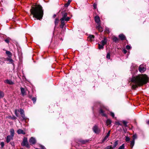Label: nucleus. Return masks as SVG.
<instances>
[{"instance_id": "24", "label": "nucleus", "mask_w": 149, "mask_h": 149, "mask_svg": "<svg viewBox=\"0 0 149 149\" xmlns=\"http://www.w3.org/2000/svg\"><path fill=\"white\" fill-rule=\"evenodd\" d=\"M4 95V93L3 92L0 91V98H3Z\"/></svg>"}, {"instance_id": "4", "label": "nucleus", "mask_w": 149, "mask_h": 149, "mask_svg": "<svg viewBox=\"0 0 149 149\" xmlns=\"http://www.w3.org/2000/svg\"><path fill=\"white\" fill-rule=\"evenodd\" d=\"M146 70V66L145 65L142 64L139 66V70L140 72L143 73Z\"/></svg>"}, {"instance_id": "11", "label": "nucleus", "mask_w": 149, "mask_h": 149, "mask_svg": "<svg viewBox=\"0 0 149 149\" xmlns=\"http://www.w3.org/2000/svg\"><path fill=\"white\" fill-rule=\"evenodd\" d=\"M95 22L98 24H100V17L98 16H96L95 17Z\"/></svg>"}, {"instance_id": "32", "label": "nucleus", "mask_w": 149, "mask_h": 149, "mask_svg": "<svg viewBox=\"0 0 149 149\" xmlns=\"http://www.w3.org/2000/svg\"><path fill=\"white\" fill-rule=\"evenodd\" d=\"M18 112H19L18 111V110H17L16 109L15 110V114L17 117H18L19 115Z\"/></svg>"}, {"instance_id": "44", "label": "nucleus", "mask_w": 149, "mask_h": 149, "mask_svg": "<svg viewBox=\"0 0 149 149\" xmlns=\"http://www.w3.org/2000/svg\"><path fill=\"white\" fill-rule=\"evenodd\" d=\"M126 48L128 49H129L131 48V47L128 45H127L126 46Z\"/></svg>"}, {"instance_id": "57", "label": "nucleus", "mask_w": 149, "mask_h": 149, "mask_svg": "<svg viewBox=\"0 0 149 149\" xmlns=\"http://www.w3.org/2000/svg\"><path fill=\"white\" fill-rule=\"evenodd\" d=\"M56 16V15L55 14H54V15H53V17L54 18H55V17Z\"/></svg>"}, {"instance_id": "37", "label": "nucleus", "mask_w": 149, "mask_h": 149, "mask_svg": "<svg viewBox=\"0 0 149 149\" xmlns=\"http://www.w3.org/2000/svg\"><path fill=\"white\" fill-rule=\"evenodd\" d=\"M21 116L22 117L23 120H26V117L25 116L24 113H23L22 114H21Z\"/></svg>"}, {"instance_id": "52", "label": "nucleus", "mask_w": 149, "mask_h": 149, "mask_svg": "<svg viewBox=\"0 0 149 149\" xmlns=\"http://www.w3.org/2000/svg\"><path fill=\"white\" fill-rule=\"evenodd\" d=\"M109 135H110L107 134V135H106V136H106L107 138H108V137L109 136Z\"/></svg>"}, {"instance_id": "5", "label": "nucleus", "mask_w": 149, "mask_h": 149, "mask_svg": "<svg viewBox=\"0 0 149 149\" xmlns=\"http://www.w3.org/2000/svg\"><path fill=\"white\" fill-rule=\"evenodd\" d=\"M93 129L95 133L96 134L99 133L100 131V129L98 128L97 126L95 125L93 128Z\"/></svg>"}, {"instance_id": "54", "label": "nucleus", "mask_w": 149, "mask_h": 149, "mask_svg": "<svg viewBox=\"0 0 149 149\" xmlns=\"http://www.w3.org/2000/svg\"><path fill=\"white\" fill-rule=\"evenodd\" d=\"M110 130L108 132V133H107V134H108L109 135H110Z\"/></svg>"}, {"instance_id": "30", "label": "nucleus", "mask_w": 149, "mask_h": 149, "mask_svg": "<svg viewBox=\"0 0 149 149\" xmlns=\"http://www.w3.org/2000/svg\"><path fill=\"white\" fill-rule=\"evenodd\" d=\"M59 22V19L58 18H56L55 20V25H57Z\"/></svg>"}, {"instance_id": "26", "label": "nucleus", "mask_w": 149, "mask_h": 149, "mask_svg": "<svg viewBox=\"0 0 149 149\" xmlns=\"http://www.w3.org/2000/svg\"><path fill=\"white\" fill-rule=\"evenodd\" d=\"M71 1V0H68V2L65 5V6L66 7H68Z\"/></svg>"}, {"instance_id": "19", "label": "nucleus", "mask_w": 149, "mask_h": 149, "mask_svg": "<svg viewBox=\"0 0 149 149\" xmlns=\"http://www.w3.org/2000/svg\"><path fill=\"white\" fill-rule=\"evenodd\" d=\"M10 132L11 134L10 136L13 137L15 134V132L14 129H10Z\"/></svg>"}, {"instance_id": "2", "label": "nucleus", "mask_w": 149, "mask_h": 149, "mask_svg": "<svg viewBox=\"0 0 149 149\" xmlns=\"http://www.w3.org/2000/svg\"><path fill=\"white\" fill-rule=\"evenodd\" d=\"M31 14L33 15V17L40 20L42 18L43 11L42 7L40 5H33L30 10Z\"/></svg>"}, {"instance_id": "21", "label": "nucleus", "mask_w": 149, "mask_h": 149, "mask_svg": "<svg viewBox=\"0 0 149 149\" xmlns=\"http://www.w3.org/2000/svg\"><path fill=\"white\" fill-rule=\"evenodd\" d=\"M112 39L115 42H118V39L117 37L114 36L113 37H112Z\"/></svg>"}, {"instance_id": "6", "label": "nucleus", "mask_w": 149, "mask_h": 149, "mask_svg": "<svg viewBox=\"0 0 149 149\" xmlns=\"http://www.w3.org/2000/svg\"><path fill=\"white\" fill-rule=\"evenodd\" d=\"M20 90L22 95L23 96H24L26 95V89L22 87H21Z\"/></svg>"}, {"instance_id": "17", "label": "nucleus", "mask_w": 149, "mask_h": 149, "mask_svg": "<svg viewBox=\"0 0 149 149\" xmlns=\"http://www.w3.org/2000/svg\"><path fill=\"white\" fill-rule=\"evenodd\" d=\"M97 29L98 30V31L100 32H102L103 31V29L102 27L100 26L99 24H98V25L97 26Z\"/></svg>"}, {"instance_id": "14", "label": "nucleus", "mask_w": 149, "mask_h": 149, "mask_svg": "<svg viewBox=\"0 0 149 149\" xmlns=\"http://www.w3.org/2000/svg\"><path fill=\"white\" fill-rule=\"evenodd\" d=\"M17 132L18 134H26L25 132L23 130L20 129H19L17 130Z\"/></svg>"}, {"instance_id": "1", "label": "nucleus", "mask_w": 149, "mask_h": 149, "mask_svg": "<svg viewBox=\"0 0 149 149\" xmlns=\"http://www.w3.org/2000/svg\"><path fill=\"white\" fill-rule=\"evenodd\" d=\"M148 78L145 74L139 75L136 77H133L131 80L132 84V87L135 89L138 86H142L146 84L148 81Z\"/></svg>"}, {"instance_id": "31", "label": "nucleus", "mask_w": 149, "mask_h": 149, "mask_svg": "<svg viewBox=\"0 0 149 149\" xmlns=\"http://www.w3.org/2000/svg\"><path fill=\"white\" fill-rule=\"evenodd\" d=\"M118 149H125V146L124 144H123L121 146H120Z\"/></svg>"}, {"instance_id": "25", "label": "nucleus", "mask_w": 149, "mask_h": 149, "mask_svg": "<svg viewBox=\"0 0 149 149\" xmlns=\"http://www.w3.org/2000/svg\"><path fill=\"white\" fill-rule=\"evenodd\" d=\"M67 16V13H65L63 15L61 19L62 20H64V19Z\"/></svg>"}, {"instance_id": "38", "label": "nucleus", "mask_w": 149, "mask_h": 149, "mask_svg": "<svg viewBox=\"0 0 149 149\" xmlns=\"http://www.w3.org/2000/svg\"><path fill=\"white\" fill-rule=\"evenodd\" d=\"M31 99L32 100V101H33V102L34 103H35L36 102V97H33Z\"/></svg>"}, {"instance_id": "13", "label": "nucleus", "mask_w": 149, "mask_h": 149, "mask_svg": "<svg viewBox=\"0 0 149 149\" xmlns=\"http://www.w3.org/2000/svg\"><path fill=\"white\" fill-rule=\"evenodd\" d=\"M94 37L95 36L94 35H90L89 37H88V39L89 41L91 42L92 41L94 40Z\"/></svg>"}, {"instance_id": "23", "label": "nucleus", "mask_w": 149, "mask_h": 149, "mask_svg": "<svg viewBox=\"0 0 149 149\" xmlns=\"http://www.w3.org/2000/svg\"><path fill=\"white\" fill-rule=\"evenodd\" d=\"M135 141L134 140H133L132 141H131L130 143V147L132 148L133 147Z\"/></svg>"}, {"instance_id": "43", "label": "nucleus", "mask_w": 149, "mask_h": 149, "mask_svg": "<svg viewBox=\"0 0 149 149\" xmlns=\"http://www.w3.org/2000/svg\"><path fill=\"white\" fill-rule=\"evenodd\" d=\"M1 147L2 148L4 146V142H1Z\"/></svg>"}, {"instance_id": "3", "label": "nucleus", "mask_w": 149, "mask_h": 149, "mask_svg": "<svg viewBox=\"0 0 149 149\" xmlns=\"http://www.w3.org/2000/svg\"><path fill=\"white\" fill-rule=\"evenodd\" d=\"M21 145L22 146H25L26 147L29 148L30 146L28 141L27 138L26 137H24Z\"/></svg>"}, {"instance_id": "48", "label": "nucleus", "mask_w": 149, "mask_h": 149, "mask_svg": "<svg viewBox=\"0 0 149 149\" xmlns=\"http://www.w3.org/2000/svg\"><path fill=\"white\" fill-rule=\"evenodd\" d=\"M40 147H41L42 149H46L45 147L42 145H40Z\"/></svg>"}, {"instance_id": "35", "label": "nucleus", "mask_w": 149, "mask_h": 149, "mask_svg": "<svg viewBox=\"0 0 149 149\" xmlns=\"http://www.w3.org/2000/svg\"><path fill=\"white\" fill-rule=\"evenodd\" d=\"M108 139V138H107L106 136H105L104 139L102 140V142H104L105 141L107 140Z\"/></svg>"}, {"instance_id": "10", "label": "nucleus", "mask_w": 149, "mask_h": 149, "mask_svg": "<svg viewBox=\"0 0 149 149\" xmlns=\"http://www.w3.org/2000/svg\"><path fill=\"white\" fill-rule=\"evenodd\" d=\"M13 137L10 135H8L7 136L6 142L8 143L13 139Z\"/></svg>"}, {"instance_id": "39", "label": "nucleus", "mask_w": 149, "mask_h": 149, "mask_svg": "<svg viewBox=\"0 0 149 149\" xmlns=\"http://www.w3.org/2000/svg\"><path fill=\"white\" fill-rule=\"evenodd\" d=\"M130 140V138L129 137H127V136H126V137L125 139L126 141V142L129 141Z\"/></svg>"}, {"instance_id": "15", "label": "nucleus", "mask_w": 149, "mask_h": 149, "mask_svg": "<svg viewBox=\"0 0 149 149\" xmlns=\"http://www.w3.org/2000/svg\"><path fill=\"white\" fill-rule=\"evenodd\" d=\"M60 20L61 22V24L60 26V27L62 28H63L64 26V25H65V23L64 20H62L60 19Z\"/></svg>"}, {"instance_id": "34", "label": "nucleus", "mask_w": 149, "mask_h": 149, "mask_svg": "<svg viewBox=\"0 0 149 149\" xmlns=\"http://www.w3.org/2000/svg\"><path fill=\"white\" fill-rule=\"evenodd\" d=\"M118 144V141H116L114 143L113 148L116 147Z\"/></svg>"}, {"instance_id": "9", "label": "nucleus", "mask_w": 149, "mask_h": 149, "mask_svg": "<svg viewBox=\"0 0 149 149\" xmlns=\"http://www.w3.org/2000/svg\"><path fill=\"white\" fill-rule=\"evenodd\" d=\"M100 44L104 46L107 43V39L106 37H104V38L103 40L101 41L100 42Z\"/></svg>"}, {"instance_id": "29", "label": "nucleus", "mask_w": 149, "mask_h": 149, "mask_svg": "<svg viewBox=\"0 0 149 149\" xmlns=\"http://www.w3.org/2000/svg\"><path fill=\"white\" fill-rule=\"evenodd\" d=\"M113 148L112 146H107L104 149H113Z\"/></svg>"}, {"instance_id": "59", "label": "nucleus", "mask_w": 149, "mask_h": 149, "mask_svg": "<svg viewBox=\"0 0 149 149\" xmlns=\"http://www.w3.org/2000/svg\"><path fill=\"white\" fill-rule=\"evenodd\" d=\"M35 149H39L38 148H36Z\"/></svg>"}, {"instance_id": "36", "label": "nucleus", "mask_w": 149, "mask_h": 149, "mask_svg": "<svg viewBox=\"0 0 149 149\" xmlns=\"http://www.w3.org/2000/svg\"><path fill=\"white\" fill-rule=\"evenodd\" d=\"M70 19V18L69 17H65L64 19V21H65L66 22L68 21Z\"/></svg>"}, {"instance_id": "12", "label": "nucleus", "mask_w": 149, "mask_h": 149, "mask_svg": "<svg viewBox=\"0 0 149 149\" xmlns=\"http://www.w3.org/2000/svg\"><path fill=\"white\" fill-rule=\"evenodd\" d=\"M104 111L103 109H101L100 111V113L101 114V115L104 117H107V115L104 113Z\"/></svg>"}, {"instance_id": "50", "label": "nucleus", "mask_w": 149, "mask_h": 149, "mask_svg": "<svg viewBox=\"0 0 149 149\" xmlns=\"http://www.w3.org/2000/svg\"><path fill=\"white\" fill-rule=\"evenodd\" d=\"M123 52L125 54L127 52V51L126 50L124 49L123 50Z\"/></svg>"}, {"instance_id": "28", "label": "nucleus", "mask_w": 149, "mask_h": 149, "mask_svg": "<svg viewBox=\"0 0 149 149\" xmlns=\"http://www.w3.org/2000/svg\"><path fill=\"white\" fill-rule=\"evenodd\" d=\"M18 111L21 114L24 113V111L23 109H20L18 110Z\"/></svg>"}, {"instance_id": "42", "label": "nucleus", "mask_w": 149, "mask_h": 149, "mask_svg": "<svg viewBox=\"0 0 149 149\" xmlns=\"http://www.w3.org/2000/svg\"><path fill=\"white\" fill-rule=\"evenodd\" d=\"M133 140H134L136 138L137 135L136 134H134L133 136Z\"/></svg>"}, {"instance_id": "40", "label": "nucleus", "mask_w": 149, "mask_h": 149, "mask_svg": "<svg viewBox=\"0 0 149 149\" xmlns=\"http://www.w3.org/2000/svg\"><path fill=\"white\" fill-rule=\"evenodd\" d=\"M8 61L9 62L11 63H12L13 62V60L12 59L10 58H8Z\"/></svg>"}, {"instance_id": "27", "label": "nucleus", "mask_w": 149, "mask_h": 149, "mask_svg": "<svg viewBox=\"0 0 149 149\" xmlns=\"http://www.w3.org/2000/svg\"><path fill=\"white\" fill-rule=\"evenodd\" d=\"M98 45V48L100 49H103L104 48V46L102 45H101L100 44H99Z\"/></svg>"}, {"instance_id": "7", "label": "nucleus", "mask_w": 149, "mask_h": 149, "mask_svg": "<svg viewBox=\"0 0 149 149\" xmlns=\"http://www.w3.org/2000/svg\"><path fill=\"white\" fill-rule=\"evenodd\" d=\"M29 142L31 144H34L36 143V141L35 138L33 137H31L29 140Z\"/></svg>"}, {"instance_id": "18", "label": "nucleus", "mask_w": 149, "mask_h": 149, "mask_svg": "<svg viewBox=\"0 0 149 149\" xmlns=\"http://www.w3.org/2000/svg\"><path fill=\"white\" fill-rule=\"evenodd\" d=\"M119 37L121 40H124L125 38V36L123 34H120L119 35Z\"/></svg>"}, {"instance_id": "8", "label": "nucleus", "mask_w": 149, "mask_h": 149, "mask_svg": "<svg viewBox=\"0 0 149 149\" xmlns=\"http://www.w3.org/2000/svg\"><path fill=\"white\" fill-rule=\"evenodd\" d=\"M5 83L9 84L10 85H13L14 84V83L11 80L6 79L4 81Z\"/></svg>"}, {"instance_id": "51", "label": "nucleus", "mask_w": 149, "mask_h": 149, "mask_svg": "<svg viewBox=\"0 0 149 149\" xmlns=\"http://www.w3.org/2000/svg\"><path fill=\"white\" fill-rule=\"evenodd\" d=\"M93 6L94 7V8L95 9L97 7V6L95 4H94L93 5Z\"/></svg>"}, {"instance_id": "55", "label": "nucleus", "mask_w": 149, "mask_h": 149, "mask_svg": "<svg viewBox=\"0 0 149 149\" xmlns=\"http://www.w3.org/2000/svg\"><path fill=\"white\" fill-rule=\"evenodd\" d=\"M110 130L108 132V133H107V134H108L109 135H110Z\"/></svg>"}, {"instance_id": "33", "label": "nucleus", "mask_w": 149, "mask_h": 149, "mask_svg": "<svg viewBox=\"0 0 149 149\" xmlns=\"http://www.w3.org/2000/svg\"><path fill=\"white\" fill-rule=\"evenodd\" d=\"M80 142L81 143L84 144L87 143L88 141L87 140H81L80 141Z\"/></svg>"}, {"instance_id": "41", "label": "nucleus", "mask_w": 149, "mask_h": 149, "mask_svg": "<svg viewBox=\"0 0 149 149\" xmlns=\"http://www.w3.org/2000/svg\"><path fill=\"white\" fill-rule=\"evenodd\" d=\"M110 54L109 53H108L107 54V57H106L107 58L109 59L110 58Z\"/></svg>"}, {"instance_id": "53", "label": "nucleus", "mask_w": 149, "mask_h": 149, "mask_svg": "<svg viewBox=\"0 0 149 149\" xmlns=\"http://www.w3.org/2000/svg\"><path fill=\"white\" fill-rule=\"evenodd\" d=\"M109 135H110L107 134V135H106V136H106L107 138H108V137L109 136Z\"/></svg>"}, {"instance_id": "20", "label": "nucleus", "mask_w": 149, "mask_h": 149, "mask_svg": "<svg viewBox=\"0 0 149 149\" xmlns=\"http://www.w3.org/2000/svg\"><path fill=\"white\" fill-rule=\"evenodd\" d=\"M6 53L9 57H10L12 56V54L10 51H7Z\"/></svg>"}, {"instance_id": "58", "label": "nucleus", "mask_w": 149, "mask_h": 149, "mask_svg": "<svg viewBox=\"0 0 149 149\" xmlns=\"http://www.w3.org/2000/svg\"><path fill=\"white\" fill-rule=\"evenodd\" d=\"M13 119H16V117H15Z\"/></svg>"}, {"instance_id": "47", "label": "nucleus", "mask_w": 149, "mask_h": 149, "mask_svg": "<svg viewBox=\"0 0 149 149\" xmlns=\"http://www.w3.org/2000/svg\"><path fill=\"white\" fill-rule=\"evenodd\" d=\"M123 123L125 126H127V123L125 121H123Z\"/></svg>"}, {"instance_id": "16", "label": "nucleus", "mask_w": 149, "mask_h": 149, "mask_svg": "<svg viewBox=\"0 0 149 149\" xmlns=\"http://www.w3.org/2000/svg\"><path fill=\"white\" fill-rule=\"evenodd\" d=\"M60 20L61 22V24L60 26V27L62 28H63L64 26V25H65V23L64 20H62L60 19Z\"/></svg>"}, {"instance_id": "56", "label": "nucleus", "mask_w": 149, "mask_h": 149, "mask_svg": "<svg viewBox=\"0 0 149 149\" xmlns=\"http://www.w3.org/2000/svg\"><path fill=\"white\" fill-rule=\"evenodd\" d=\"M147 123L149 125V120L147 121Z\"/></svg>"}, {"instance_id": "46", "label": "nucleus", "mask_w": 149, "mask_h": 149, "mask_svg": "<svg viewBox=\"0 0 149 149\" xmlns=\"http://www.w3.org/2000/svg\"><path fill=\"white\" fill-rule=\"evenodd\" d=\"M106 31L107 33H109V29L108 28H106Z\"/></svg>"}, {"instance_id": "60", "label": "nucleus", "mask_w": 149, "mask_h": 149, "mask_svg": "<svg viewBox=\"0 0 149 149\" xmlns=\"http://www.w3.org/2000/svg\"><path fill=\"white\" fill-rule=\"evenodd\" d=\"M23 149V148H21V149Z\"/></svg>"}, {"instance_id": "49", "label": "nucleus", "mask_w": 149, "mask_h": 149, "mask_svg": "<svg viewBox=\"0 0 149 149\" xmlns=\"http://www.w3.org/2000/svg\"><path fill=\"white\" fill-rule=\"evenodd\" d=\"M111 115L113 117H114V114L113 113L111 112Z\"/></svg>"}, {"instance_id": "22", "label": "nucleus", "mask_w": 149, "mask_h": 149, "mask_svg": "<svg viewBox=\"0 0 149 149\" xmlns=\"http://www.w3.org/2000/svg\"><path fill=\"white\" fill-rule=\"evenodd\" d=\"M111 122L110 119H108L106 121V123L107 126L109 125L111 123Z\"/></svg>"}, {"instance_id": "45", "label": "nucleus", "mask_w": 149, "mask_h": 149, "mask_svg": "<svg viewBox=\"0 0 149 149\" xmlns=\"http://www.w3.org/2000/svg\"><path fill=\"white\" fill-rule=\"evenodd\" d=\"M5 41L6 42L8 43L9 42V39H6L5 40Z\"/></svg>"}]
</instances>
